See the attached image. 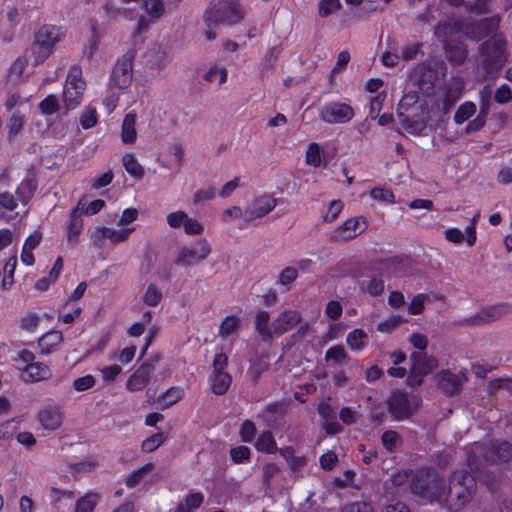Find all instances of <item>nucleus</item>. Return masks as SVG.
<instances>
[{"mask_svg": "<svg viewBox=\"0 0 512 512\" xmlns=\"http://www.w3.org/2000/svg\"><path fill=\"white\" fill-rule=\"evenodd\" d=\"M207 27L212 28L218 24L235 25L243 19L239 4L219 0L211 2L203 15Z\"/></svg>", "mask_w": 512, "mask_h": 512, "instance_id": "nucleus-7", "label": "nucleus"}, {"mask_svg": "<svg viewBox=\"0 0 512 512\" xmlns=\"http://www.w3.org/2000/svg\"><path fill=\"white\" fill-rule=\"evenodd\" d=\"M269 368V364L267 361L261 359V358H256V359H253L251 362H250V365H249V368H248V371H247V375L249 376V378L252 380L253 383H257L261 377V375L266 372Z\"/></svg>", "mask_w": 512, "mask_h": 512, "instance_id": "nucleus-35", "label": "nucleus"}, {"mask_svg": "<svg viewBox=\"0 0 512 512\" xmlns=\"http://www.w3.org/2000/svg\"><path fill=\"white\" fill-rule=\"evenodd\" d=\"M305 162L315 168L322 165L321 148L318 143L311 142L305 155Z\"/></svg>", "mask_w": 512, "mask_h": 512, "instance_id": "nucleus-41", "label": "nucleus"}, {"mask_svg": "<svg viewBox=\"0 0 512 512\" xmlns=\"http://www.w3.org/2000/svg\"><path fill=\"white\" fill-rule=\"evenodd\" d=\"M494 100L498 104L509 103L512 100V89L507 84H502L496 89Z\"/></svg>", "mask_w": 512, "mask_h": 512, "instance_id": "nucleus-60", "label": "nucleus"}, {"mask_svg": "<svg viewBox=\"0 0 512 512\" xmlns=\"http://www.w3.org/2000/svg\"><path fill=\"white\" fill-rule=\"evenodd\" d=\"M230 457L235 464H242L250 460L251 450L245 445H240L230 450Z\"/></svg>", "mask_w": 512, "mask_h": 512, "instance_id": "nucleus-47", "label": "nucleus"}, {"mask_svg": "<svg viewBox=\"0 0 512 512\" xmlns=\"http://www.w3.org/2000/svg\"><path fill=\"white\" fill-rule=\"evenodd\" d=\"M422 398L418 394H409L402 389H395L387 400V408L391 417L396 421L409 419L418 412Z\"/></svg>", "mask_w": 512, "mask_h": 512, "instance_id": "nucleus-6", "label": "nucleus"}, {"mask_svg": "<svg viewBox=\"0 0 512 512\" xmlns=\"http://www.w3.org/2000/svg\"><path fill=\"white\" fill-rule=\"evenodd\" d=\"M66 35L63 26L43 24L34 32V54L37 64L44 62L52 53L53 48Z\"/></svg>", "mask_w": 512, "mask_h": 512, "instance_id": "nucleus-5", "label": "nucleus"}, {"mask_svg": "<svg viewBox=\"0 0 512 512\" xmlns=\"http://www.w3.org/2000/svg\"><path fill=\"white\" fill-rule=\"evenodd\" d=\"M83 229V219L77 208L70 212L67 223V239L69 242H76Z\"/></svg>", "mask_w": 512, "mask_h": 512, "instance_id": "nucleus-28", "label": "nucleus"}, {"mask_svg": "<svg viewBox=\"0 0 512 512\" xmlns=\"http://www.w3.org/2000/svg\"><path fill=\"white\" fill-rule=\"evenodd\" d=\"M426 295L425 294H417L415 295L411 302L408 305V313L410 315H418L424 310Z\"/></svg>", "mask_w": 512, "mask_h": 512, "instance_id": "nucleus-63", "label": "nucleus"}, {"mask_svg": "<svg viewBox=\"0 0 512 512\" xmlns=\"http://www.w3.org/2000/svg\"><path fill=\"white\" fill-rule=\"evenodd\" d=\"M499 21L497 16H492L471 23L470 31L473 33L471 38L480 40L495 33L499 28Z\"/></svg>", "mask_w": 512, "mask_h": 512, "instance_id": "nucleus-21", "label": "nucleus"}, {"mask_svg": "<svg viewBox=\"0 0 512 512\" xmlns=\"http://www.w3.org/2000/svg\"><path fill=\"white\" fill-rule=\"evenodd\" d=\"M188 217V214L184 211H175L171 212L167 215L166 220L168 225L171 228H180L181 226L184 227V224L186 222V219Z\"/></svg>", "mask_w": 512, "mask_h": 512, "instance_id": "nucleus-62", "label": "nucleus"}, {"mask_svg": "<svg viewBox=\"0 0 512 512\" xmlns=\"http://www.w3.org/2000/svg\"><path fill=\"white\" fill-rule=\"evenodd\" d=\"M410 368L420 376H427L437 368L438 360L434 356H428L424 352H412L410 354Z\"/></svg>", "mask_w": 512, "mask_h": 512, "instance_id": "nucleus-20", "label": "nucleus"}, {"mask_svg": "<svg viewBox=\"0 0 512 512\" xmlns=\"http://www.w3.org/2000/svg\"><path fill=\"white\" fill-rule=\"evenodd\" d=\"M17 266L16 255L11 256L4 266V276L1 282V288L3 290H9L14 284V273Z\"/></svg>", "mask_w": 512, "mask_h": 512, "instance_id": "nucleus-34", "label": "nucleus"}, {"mask_svg": "<svg viewBox=\"0 0 512 512\" xmlns=\"http://www.w3.org/2000/svg\"><path fill=\"white\" fill-rule=\"evenodd\" d=\"M134 231L135 227H121L120 229H110V231H108V240L112 244L126 242Z\"/></svg>", "mask_w": 512, "mask_h": 512, "instance_id": "nucleus-42", "label": "nucleus"}, {"mask_svg": "<svg viewBox=\"0 0 512 512\" xmlns=\"http://www.w3.org/2000/svg\"><path fill=\"white\" fill-rule=\"evenodd\" d=\"M270 314L268 311L260 310L255 315L254 327L256 332L261 336L263 341L272 339L274 332L273 326H269Z\"/></svg>", "mask_w": 512, "mask_h": 512, "instance_id": "nucleus-24", "label": "nucleus"}, {"mask_svg": "<svg viewBox=\"0 0 512 512\" xmlns=\"http://www.w3.org/2000/svg\"><path fill=\"white\" fill-rule=\"evenodd\" d=\"M38 188V181L35 177L25 178L16 188L17 199L24 205L28 204L34 197Z\"/></svg>", "mask_w": 512, "mask_h": 512, "instance_id": "nucleus-25", "label": "nucleus"}, {"mask_svg": "<svg viewBox=\"0 0 512 512\" xmlns=\"http://www.w3.org/2000/svg\"><path fill=\"white\" fill-rule=\"evenodd\" d=\"M277 205V200L270 195H261L254 199L246 210L248 220L262 218L268 215Z\"/></svg>", "mask_w": 512, "mask_h": 512, "instance_id": "nucleus-17", "label": "nucleus"}, {"mask_svg": "<svg viewBox=\"0 0 512 512\" xmlns=\"http://www.w3.org/2000/svg\"><path fill=\"white\" fill-rule=\"evenodd\" d=\"M240 326V319L235 315L226 316L219 325L218 334L225 338L235 332Z\"/></svg>", "mask_w": 512, "mask_h": 512, "instance_id": "nucleus-38", "label": "nucleus"}, {"mask_svg": "<svg viewBox=\"0 0 512 512\" xmlns=\"http://www.w3.org/2000/svg\"><path fill=\"white\" fill-rule=\"evenodd\" d=\"M375 264L380 267L383 273L389 276L399 277L409 269V258L395 255L387 258H380L376 260Z\"/></svg>", "mask_w": 512, "mask_h": 512, "instance_id": "nucleus-16", "label": "nucleus"}, {"mask_svg": "<svg viewBox=\"0 0 512 512\" xmlns=\"http://www.w3.org/2000/svg\"><path fill=\"white\" fill-rule=\"evenodd\" d=\"M341 8L340 0H320L318 3V14L322 18H326Z\"/></svg>", "mask_w": 512, "mask_h": 512, "instance_id": "nucleus-45", "label": "nucleus"}, {"mask_svg": "<svg viewBox=\"0 0 512 512\" xmlns=\"http://www.w3.org/2000/svg\"><path fill=\"white\" fill-rule=\"evenodd\" d=\"M227 69L223 66L214 65L204 74L203 78L210 83L218 82L219 85L227 80Z\"/></svg>", "mask_w": 512, "mask_h": 512, "instance_id": "nucleus-40", "label": "nucleus"}, {"mask_svg": "<svg viewBox=\"0 0 512 512\" xmlns=\"http://www.w3.org/2000/svg\"><path fill=\"white\" fill-rule=\"evenodd\" d=\"M355 116V110L349 98L325 102L319 109V118L326 124H346Z\"/></svg>", "mask_w": 512, "mask_h": 512, "instance_id": "nucleus-8", "label": "nucleus"}, {"mask_svg": "<svg viewBox=\"0 0 512 512\" xmlns=\"http://www.w3.org/2000/svg\"><path fill=\"white\" fill-rule=\"evenodd\" d=\"M343 209L341 200H332L329 202L326 212L323 214V221L332 223L337 219Z\"/></svg>", "mask_w": 512, "mask_h": 512, "instance_id": "nucleus-50", "label": "nucleus"}, {"mask_svg": "<svg viewBox=\"0 0 512 512\" xmlns=\"http://www.w3.org/2000/svg\"><path fill=\"white\" fill-rule=\"evenodd\" d=\"M184 394V389L180 386H172L168 388L158 398L160 407L162 409H166L173 406L184 397Z\"/></svg>", "mask_w": 512, "mask_h": 512, "instance_id": "nucleus-30", "label": "nucleus"}, {"mask_svg": "<svg viewBox=\"0 0 512 512\" xmlns=\"http://www.w3.org/2000/svg\"><path fill=\"white\" fill-rule=\"evenodd\" d=\"M370 196L379 202H384L387 204L395 203V195L390 189H385L382 187H374L370 191Z\"/></svg>", "mask_w": 512, "mask_h": 512, "instance_id": "nucleus-51", "label": "nucleus"}, {"mask_svg": "<svg viewBox=\"0 0 512 512\" xmlns=\"http://www.w3.org/2000/svg\"><path fill=\"white\" fill-rule=\"evenodd\" d=\"M467 380L466 369H462L458 373H454L450 369H442L435 376L438 389L447 397L459 395Z\"/></svg>", "mask_w": 512, "mask_h": 512, "instance_id": "nucleus-12", "label": "nucleus"}, {"mask_svg": "<svg viewBox=\"0 0 512 512\" xmlns=\"http://www.w3.org/2000/svg\"><path fill=\"white\" fill-rule=\"evenodd\" d=\"M97 119L96 109L87 107L80 115V125L83 129H90L95 126Z\"/></svg>", "mask_w": 512, "mask_h": 512, "instance_id": "nucleus-54", "label": "nucleus"}, {"mask_svg": "<svg viewBox=\"0 0 512 512\" xmlns=\"http://www.w3.org/2000/svg\"><path fill=\"white\" fill-rule=\"evenodd\" d=\"M301 320L302 316L296 310H286L281 312L272 323L274 335L280 336L288 332L301 323Z\"/></svg>", "mask_w": 512, "mask_h": 512, "instance_id": "nucleus-19", "label": "nucleus"}, {"mask_svg": "<svg viewBox=\"0 0 512 512\" xmlns=\"http://www.w3.org/2000/svg\"><path fill=\"white\" fill-rule=\"evenodd\" d=\"M135 48H130L116 60L110 73L108 85L119 90L130 87L133 78V62L136 57Z\"/></svg>", "mask_w": 512, "mask_h": 512, "instance_id": "nucleus-9", "label": "nucleus"}, {"mask_svg": "<svg viewBox=\"0 0 512 512\" xmlns=\"http://www.w3.org/2000/svg\"><path fill=\"white\" fill-rule=\"evenodd\" d=\"M148 15L152 18H160L164 14V4L162 0H147L144 2Z\"/></svg>", "mask_w": 512, "mask_h": 512, "instance_id": "nucleus-56", "label": "nucleus"}, {"mask_svg": "<svg viewBox=\"0 0 512 512\" xmlns=\"http://www.w3.org/2000/svg\"><path fill=\"white\" fill-rule=\"evenodd\" d=\"M95 385V378L88 374L82 377H78L73 382V388L76 391L82 392L92 388Z\"/></svg>", "mask_w": 512, "mask_h": 512, "instance_id": "nucleus-64", "label": "nucleus"}, {"mask_svg": "<svg viewBox=\"0 0 512 512\" xmlns=\"http://www.w3.org/2000/svg\"><path fill=\"white\" fill-rule=\"evenodd\" d=\"M411 491L413 494L430 503H442L445 496V481L433 468H422L412 478Z\"/></svg>", "mask_w": 512, "mask_h": 512, "instance_id": "nucleus-4", "label": "nucleus"}, {"mask_svg": "<svg viewBox=\"0 0 512 512\" xmlns=\"http://www.w3.org/2000/svg\"><path fill=\"white\" fill-rule=\"evenodd\" d=\"M298 278V269L296 267H285L279 274L278 283L288 287Z\"/></svg>", "mask_w": 512, "mask_h": 512, "instance_id": "nucleus-55", "label": "nucleus"}, {"mask_svg": "<svg viewBox=\"0 0 512 512\" xmlns=\"http://www.w3.org/2000/svg\"><path fill=\"white\" fill-rule=\"evenodd\" d=\"M152 468L151 463H147L137 469L133 470L130 474L125 478V485L128 488L136 487L142 480L144 474L148 472Z\"/></svg>", "mask_w": 512, "mask_h": 512, "instance_id": "nucleus-43", "label": "nucleus"}, {"mask_svg": "<svg viewBox=\"0 0 512 512\" xmlns=\"http://www.w3.org/2000/svg\"><path fill=\"white\" fill-rule=\"evenodd\" d=\"M477 489L475 477L468 471L455 470L449 477V488L443 501L450 512H459L472 499Z\"/></svg>", "mask_w": 512, "mask_h": 512, "instance_id": "nucleus-3", "label": "nucleus"}, {"mask_svg": "<svg viewBox=\"0 0 512 512\" xmlns=\"http://www.w3.org/2000/svg\"><path fill=\"white\" fill-rule=\"evenodd\" d=\"M444 50L448 61L454 65H461L467 58L468 51L463 43H444Z\"/></svg>", "mask_w": 512, "mask_h": 512, "instance_id": "nucleus-27", "label": "nucleus"}, {"mask_svg": "<svg viewBox=\"0 0 512 512\" xmlns=\"http://www.w3.org/2000/svg\"><path fill=\"white\" fill-rule=\"evenodd\" d=\"M20 379L25 383H37L46 381L52 377L51 368L42 362H36L28 366L19 368Z\"/></svg>", "mask_w": 512, "mask_h": 512, "instance_id": "nucleus-15", "label": "nucleus"}, {"mask_svg": "<svg viewBox=\"0 0 512 512\" xmlns=\"http://www.w3.org/2000/svg\"><path fill=\"white\" fill-rule=\"evenodd\" d=\"M39 108L44 115H53L59 110L58 98L53 94L46 96L40 102Z\"/></svg>", "mask_w": 512, "mask_h": 512, "instance_id": "nucleus-49", "label": "nucleus"}, {"mask_svg": "<svg viewBox=\"0 0 512 512\" xmlns=\"http://www.w3.org/2000/svg\"><path fill=\"white\" fill-rule=\"evenodd\" d=\"M367 339V333L363 329L357 328L348 333L346 343L352 351H360L364 348Z\"/></svg>", "mask_w": 512, "mask_h": 512, "instance_id": "nucleus-32", "label": "nucleus"}, {"mask_svg": "<svg viewBox=\"0 0 512 512\" xmlns=\"http://www.w3.org/2000/svg\"><path fill=\"white\" fill-rule=\"evenodd\" d=\"M136 115L128 113L125 115L121 126V140L125 144H134L137 139L135 129Z\"/></svg>", "mask_w": 512, "mask_h": 512, "instance_id": "nucleus-29", "label": "nucleus"}, {"mask_svg": "<svg viewBox=\"0 0 512 512\" xmlns=\"http://www.w3.org/2000/svg\"><path fill=\"white\" fill-rule=\"evenodd\" d=\"M162 299V293L155 284H149L143 296V301L146 305L155 307Z\"/></svg>", "mask_w": 512, "mask_h": 512, "instance_id": "nucleus-48", "label": "nucleus"}, {"mask_svg": "<svg viewBox=\"0 0 512 512\" xmlns=\"http://www.w3.org/2000/svg\"><path fill=\"white\" fill-rule=\"evenodd\" d=\"M86 82L82 78L80 66L75 65L69 69L66 84L63 90V100L68 110L76 108L83 97Z\"/></svg>", "mask_w": 512, "mask_h": 512, "instance_id": "nucleus-10", "label": "nucleus"}, {"mask_svg": "<svg viewBox=\"0 0 512 512\" xmlns=\"http://www.w3.org/2000/svg\"><path fill=\"white\" fill-rule=\"evenodd\" d=\"M40 322V318L36 313H28L20 320V328L22 330L33 332L36 330Z\"/></svg>", "mask_w": 512, "mask_h": 512, "instance_id": "nucleus-59", "label": "nucleus"}, {"mask_svg": "<svg viewBox=\"0 0 512 512\" xmlns=\"http://www.w3.org/2000/svg\"><path fill=\"white\" fill-rule=\"evenodd\" d=\"M63 342V334L58 330H51L43 334L38 339V346L41 353L44 355H50L54 353Z\"/></svg>", "mask_w": 512, "mask_h": 512, "instance_id": "nucleus-22", "label": "nucleus"}, {"mask_svg": "<svg viewBox=\"0 0 512 512\" xmlns=\"http://www.w3.org/2000/svg\"><path fill=\"white\" fill-rule=\"evenodd\" d=\"M167 439V435L163 432H157L147 437L141 444V450L145 453L154 452L158 449Z\"/></svg>", "mask_w": 512, "mask_h": 512, "instance_id": "nucleus-37", "label": "nucleus"}, {"mask_svg": "<svg viewBox=\"0 0 512 512\" xmlns=\"http://www.w3.org/2000/svg\"><path fill=\"white\" fill-rule=\"evenodd\" d=\"M36 418L43 429L48 431H54L58 429L63 421V416L60 409L52 405H48L40 409Z\"/></svg>", "mask_w": 512, "mask_h": 512, "instance_id": "nucleus-18", "label": "nucleus"}, {"mask_svg": "<svg viewBox=\"0 0 512 512\" xmlns=\"http://www.w3.org/2000/svg\"><path fill=\"white\" fill-rule=\"evenodd\" d=\"M512 461V443L507 440L475 442L467 451V464L472 471L483 465Z\"/></svg>", "mask_w": 512, "mask_h": 512, "instance_id": "nucleus-2", "label": "nucleus"}, {"mask_svg": "<svg viewBox=\"0 0 512 512\" xmlns=\"http://www.w3.org/2000/svg\"><path fill=\"white\" fill-rule=\"evenodd\" d=\"M212 392L216 395H224L232 382V377L227 372H212L208 377Z\"/></svg>", "mask_w": 512, "mask_h": 512, "instance_id": "nucleus-23", "label": "nucleus"}, {"mask_svg": "<svg viewBox=\"0 0 512 512\" xmlns=\"http://www.w3.org/2000/svg\"><path fill=\"white\" fill-rule=\"evenodd\" d=\"M399 440L400 436L394 430H387L381 435V443L388 452H393L396 449Z\"/></svg>", "mask_w": 512, "mask_h": 512, "instance_id": "nucleus-53", "label": "nucleus"}, {"mask_svg": "<svg viewBox=\"0 0 512 512\" xmlns=\"http://www.w3.org/2000/svg\"><path fill=\"white\" fill-rule=\"evenodd\" d=\"M368 228V220L364 216L351 217L334 229L330 235L333 242H348L361 235Z\"/></svg>", "mask_w": 512, "mask_h": 512, "instance_id": "nucleus-13", "label": "nucleus"}, {"mask_svg": "<svg viewBox=\"0 0 512 512\" xmlns=\"http://www.w3.org/2000/svg\"><path fill=\"white\" fill-rule=\"evenodd\" d=\"M211 245L205 238L196 239L191 246H183L179 249L176 264L190 267L205 260L211 253Z\"/></svg>", "mask_w": 512, "mask_h": 512, "instance_id": "nucleus-11", "label": "nucleus"}, {"mask_svg": "<svg viewBox=\"0 0 512 512\" xmlns=\"http://www.w3.org/2000/svg\"><path fill=\"white\" fill-rule=\"evenodd\" d=\"M405 322H407V320L402 316L393 315L389 319L379 322L377 324V330L382 333L390 334L395 331L399 325Z\"/></svg>", "mask_w": 512, "mask_h": 512, "instance_id": "nucleus-44", "label": "nucleus"}, {"mask_svg": "<svg viewBox=\"0 0 512 512\" xmlns=\"http://www.w3.org/2000/svg\"><path fill=\"white\" fill-rule=\"evenodd\" d=\"M346 357H347L346 351H345L344 347L341 345H336V346L329 348L325 354V359L327 361L333 360L336 363L343 362L346 359Z\"/></svg>", "mask_w": 512, "mask_h": 512, "instance_id": "nucleus-61", "label": "nucleus"}, {"mask_svg": "<svg viewBox=\"0 0 512 512\" xmlns=\"http://www.w3.org/2000/svg\"><path fill=\"white\" fill-rule=\"evenodd\" d=\"M254 447L258 452L265 454H275L278 451L276 440L271 431H262L254 442Z\"/></svg>", "mask_w": 512, "mask_h": 512, "instance_id": "nucleus-26", "label": "nucleus"}, {"mask_svg": "<svg viewBox=\"0 0 512 512\" xmlns=\"http://www.w3.org/2000/svg\"><path fill=\"white\" fill-rule=\"evenodd\" d=\"M160 356L158 354L152 355L147 361L141 363L138 368L128 377L126 381V388L131 392H138L143 390L151 379V375L155 371L154 362H158Z\"/></svg>", "mask_w": 512, "mask_h": 512, "instance_id": "nucleus-14", "label": "nucleus"}, {"mask_svg": "<svg viewBox=\"0 0 512 512\" xmlns=\"http://www.w3.org/2000/svg\"><path fill=\"white\" fill-rule=\"evenodd\" d=\"M478 69L484 80H496L508 61L507 41L502 35H493L477 49Z\"/></svg>", "mask_w": 512, "mask_h": 512, "instance_id": "nucleus-1", "label": "nucleus"}, {"mask_svg": "<svg viewBox=\"0 0 512 512\" xmlns=\"http://www.w3.org/2000/svg\"><path fill=\"white\" fill-rule=\"evenodd\" d=\"M215 197V189L212 186L198 189L193 195V204L200 205L207 201H211Z\"/></svg>", "mask_w": 512, "mask_h": 512, "instance_id": "nucleus-57", "label": "nucleus"}, {"mask_svg": "<svg viewBox=\"0 0 512 512\" xmlns=\"http://www.w3.org/2000/svg\"><path fill=\"white\" fill-rule=\"evenodd\" d=\"M476 112V105L471 101L462 103L454 114V122L456 124H463L469 118H471Z\"/></svg>", "mask_w": 512, "mask_h": 512, "instance_id": "nucleus-36", "label": "nucleus"}, {"mask_svg": "<svg viewBox=\"0 0 512 512\" xmlns=\"http://www.w3.org/2000/svg\"><path fill=\"white\" fill-rule=\"evenodd\" d=\"M385 283L381 278H371L366 286V292L372 297H378L383 294Z\"/></svg>", "mask_w": 512, "mask_h": 512, "instance_id": "nucleus-58", "label": "nucleus"}, {"mask_svg": "<svg viewBox=\"0 0 512 512\" xmlns=\"http://www.w3.org/2000/svg\"><path fill=\"white\" fill-rule=\"evenodd\" d=\"M256 426L251 420H244L240 425L239 435L243 442L252 443L255 438Z\"/></svg>", "mask_w": 512, "mask_h": 512, "instance_id": "nucleus-52", "label": "nucleus"}, {"mask_svg": "<svg viewBox=\"0 0 512 512\" xmlns=\"http://www.w3.org/2000/svg\"><path fill=\"white\" fill-rule=\"evenodd\" d=\"M285 415V407L280 402H273L266 406L264 410V418L267 423H272L278 419H282Z\"/></svg>", "mask_w": 512, "mask_h": 512, "instance_id": "nucleus-39", "label": "nucleus"}, {"mask_svg": "<svg viewBox=\"0 0 512 512\" xmlns=\"http://www.w3.org/2000/svg\"><path fill=\"white\" fill-rule=\"evenodd\" d=\"M501 313L500 306H490L482 309L479 313L474 317V322H490L496 320Z\"/></svg>", "mask_w": 512, "mask_h": 512, "instance_id": "nucleus-46", "label": "nucleus"}, {"mask_svg": "<svg viewBox=\"0 0 512 512\" xmlns=\"http://www.w3.org/2000/svg\"><path fill=\"white\" fill-rule=\"evenodd\" d=\"M100 499L99 494L94 492H88L76 501L75 512H93L98 501Z\"/></svg>", "mask_w": 512, "mask_h": 512, "instance_id": "nucleus-33", "label": "nucleus"}, {"mask_svg": "<svg viewBox=\"0 0 512 512\" xmlns=\"http://www.w3.org/2000/svg\"><path fill=\"white\" fill-rule=\"evenodd\" d=\"M122 164L125 171L135 179H142L145 171L142 165L138 162L135 155L126 153L122 156Z\"/></svg>", "mask_w": 512, "mask_h": 512, "instance_id": "nucleus-31", "label": "nucleus"}]
</instances>
